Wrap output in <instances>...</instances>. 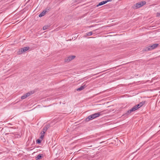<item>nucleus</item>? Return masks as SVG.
Listing matches in <instances>:
<instances>
[{
    "label": "nucleus",
    "instance_id": "f257e3e1",
    "mask_svg": "<svg viewBox=\"0 0 160 160\" xmlns=\"http://www.w3.org/2000/svg\"><path fill=\"white\" fill-rule=\"evenodd\" d=\"M159 46V44L158 43H154L150 45L147 47H146L143 50V51L148 52L153 50Z\"/></svg>",
    "mask_w": 160,
    "mask_h": 160
},
{
    "label": "nucleus",
    "instance_id": "f03ea898",
    "mask_svg": "<svg viewBox=\"0 0 160 160\" xmlns=\"http://www.w3.org/2000/svg\"><path fill=\"white\" fill-rule=\"evenodd\" d=\"M30 48L29 47H24L23 48H21L19 50L18 52V55L22 54L23 52H25L26 51L28 50Z\"/></svg>",
    "mask_w": 160,
    "mask_h": 160
},
{
    "label": "nucleus",
    "instance_id": "7ed1b4c3",
    "mask_svg": "<svg viewBox=\"0 0 160 160\" xmlns=\"http://www.w3.org/2000/svg\"><path fill=\"white\" fill-rule=\"evenodd\" d=\"M146 3V2L145 1L141 2L136 4L135 5V7L137 9L140 8L143 5L145 4Z\"/></svg>",
    "mask_w": 160,
    "mask_h": 160
},
{
    "label": "nucleus",
    "instance_id": "20e7f679",
    "mask_svg": "<svg viewBox=\"0 0 160 160\" xmlns=\"http://www.w3.org/2000/svg\"><path fill=\"white\" fill-rule=\"evenodd\" d=\"M75 57L76 56L75 55H72L69 56L65 58L64 62H69L74 59Z\"/></svg>",
    "mask_w": 160,
    "mask_h": 160
},
{
    "label": "nucleus",
    "instance_id": "39448f33",
    "mask_svg": "<svg viewBox=\"0 0 160 160\" xmlns=\"http://www.w3.org/2000/svg\"><path fill=\"white\" fill-rule=\"evenodd\" d=\"M50 125H46L44 126V127L43 128L42 131L41 132H43V133H45L47 131V130L49 128Z\"/></svg>",
    "mask_w": 160,
    "mask_h": 160
},
{
    "label": "nucleus",
    "instance_id": "423d86ee",
    "mask_svg": "<svg viewBox=\"0 0 160 160\" xmlns=\"http://www.w3.org/2000/svg\"><path fill=\"white\" fill-rule=\"evenodd\" d=\"M111 1L110 0H107L104 1H103L102 2H99V4L97 5V6L98 7L100 6L103 5V4H104L107 3V2H108L109 1Z\"/></svg>",
    "mask_w": 160,
    "mask_h": 160
},
{
    "label": "nucleus",
    "instance_id": "0eeeda50",
    "mask_svg": "<svg viewBox=\"0 0 160 160\" xmlns=\"http://www.w3.org/2000/svg\"><path fill=\"white\" fill-rule=\"evenodd\" d=\"M132 112H133V111L131 108V109L128 110L126 113L123 115L122 116H124L125 117L127 116Z\"/></svg>",
    "mask_w": 160,
    "mask_h": 160
},
{
    "label": "nucleus",
    "instance_id": "6e6552de",
    "mask_svg": "<svg viewBox=\"0 0 160 160\" xmlns=\"http://www.w3.org/2000/svg\"><path fill=\"white\" fill-rule=\"evenodd\" d=\"M94 118L99 117L100 115V112H98L92 115Z\"/></svg>",
    "mask_w": 160,
    "mask_h": 160
},
{
    "label": "nucleus",
    "instance_id": "1a4fd4ad",
    "mask_svg": "<svg viewBox=\"0 0 160 160\" xmlns=\"http://www.w3.org/2000/svg\"><path fill=\"white\" fill-rule=\"evenodd\" d=\"M94 118H93L92 115H91L89 116L85 119V121L87 122H88L90 120H92Z\"/></svg>",
    "mask_w": 160,
    "mask_h": 160
},
{
    "label": "nucleus",
    "instance_id": "9d476101",
    "mask_svg": "<svg viewBox=\"0 0 160 160\" xmlns=\"http://www.w3.org/2000/svg\"><path fill=\"white\" fill-rule=\"evenodd\" d=\"M86 87V86L85 84L81 86L80 88L77 89V91H80L83 89L85 88Z\"/></svg>",
    "mask_w": 160,
    "mask_h": 160
},
{
    "label": "nucleus",
    "instance_id": "9b49d317",
    "mask_svg": "<svg viewBox=\"0 0 160 160\" xmlns=\"http://www.w3.org/2000/svg\"><path fill=\"white\" fill-rule=\"evenodd\" d=\"M46 11L44 10L39 15V17H41L44 16L46 13Z\"/></svg>",
    "mask_w": 160,
    "mask_h": 160
},
{
    "label": "nucleus",
    "instance_id": "f8f14e48",
    "mask_svg": "<svg viewBox=\"0 0 160 160\" xmlns=\"http://www.w3.org/2000/svg\"><path fill=\"white\" fill-rule=\"evenodd\" d=\"M43 157L42 154H39L36 157V159L37 160L40 159L42 158Z\"/></svg>",
    "mask_w": 160,
    "mask_h": 160
},
{
    "label": "nucleus",
    "instance_id": "ddd939ff",
    "mask_svg": "<svg viewBox=\"0 0 160 160\" xmlns=\"http://www.w3.org/2000/svg\"><path fill=\"white\" fill-rule=\"evenodd\" d=\"M44 134L45 133H43V132H41L40 133L41 136L39 138L41 139H43L44 136Z\"/></svg>",
    "mask_w": 160,
    "mask_h": 160
},
{
    "label": "nucleus",
    "instance_id": "4468645a",
    "mask_svg": "<svg viewBox=\"0 0 160 160\" xmlns=\"http://www.w3.org/2000/svg\"><path fill=\"white\" fill-rule=\"evenodd\" d=\"M92 34V31L86 33V35L88 36H91Z\"/></svg>",
    "mask_w": 160,
    "mask_h": 160
},
{
    "label": "nucleus",
    "instance_id": "2eb2a0df",
    "mask_svg": "<svg viewBox=\"0 0 160 160\" xmlns=\"http://www.w3.org/2000/svg\"><path fill=\"white\" fill-rule=\"evenodd\" d=\"M145 102H146V101H143L141 102H140L139 103V104H140V106H141V107L144 104H145Z\"/></svg>",
    "mask_w": 160,
    "mask_h": 160
},
{
    "label": "nucleus",
    "instance_id": "dca6fc26",
    "mask_svg": "<svg viewBox=\"0 0 160 160\" xmlns=\"http://www.w3.org/2000/svg\"><path fill=\"white\" fill-rule=\"evenodd\" d=\"M42 139H40L39 138V139H38L36 141V143L38 144H40L41 143V141Z\"/></svg>",
    "mask_w": 160,
    "mask_h": 160
},
{
    "label": "nucleus",
    "instance_id": "f3484780",
    "mask_svg": "<svg viewBox=\"0 0 160 160\" xmlns=\"http://www.w3.org/2000/svg\"><path fill=\"white\" fill-rule=\"evenodd\" d=\"M32 94V92H31L27 93L25 94H26V95H27V97H28L30 96V95H31Z\"/></svg>",
    "mask_w": 160,
    "mask_h": 160
},
{
    "label": "nucleus",
    "instance_id": "a211bd4d",
    "mask_svg": "<svg viewBox=\"0 0 160 160\" xmlns=\"http://www.w3.org/2000/svg\"><path fill=\"white\" fill-rule=\"evenodd\" d=\"M27 97V95H26L25 94L21 97V98L22 99H24L26 98Z\"/></svg>",
    "mask_w": 160,
    "mask_h": 160
},
{
    "label": "nucleus",
    "instance_id": "6ab92c4d",
    "mask_svg": "<svg viewBox=\"0 0 160 160\" xmlns=\"http://www.w3.org/2000/svg\"><path fill=\"white\" fill-rule=\"evenodd\" d=\"M132 110L133 111V112L137 110V108L135 106H134L133 108H132Z\"/></svg>",
    "mask_w": 160,
    "mask_h": 160
},
{
    "label": "nucleus",
    "instance_id": "aec40b11",
    "mask_svg": "<svg viewBox=\"0 0 160 160\" xmlns=\"http://www.w3.org/2000/svg\"><path fill=\"white\" fill-rule=\"evenodd\" d=\"M137 108V109H138V108H140L141 107L140 106V105L139 104H137L135 106Z\"/></svg>",
    "mask_w": 160,
    "mask_h": 160
},
{
    "label": "nucleus",
    "instance_id": "412c9836",
    "mask_svg": "<svg viewBox=\"0 0 160 160\" xmlns=\"http://www.w3.org/2000/svg\"><path fill=\"white\" fill-rule=\"evenodd\" d=\"M48 28V26H44L43 28V29L44 30H45L47 29Z\"/></svg>",
    "mask_w": 160,
    "mask_h": 160
},
{
    "label": "nucleus",
    "instance_id": "4be33fe9",
    "mask_svg": "<svg viewBox=\"0 0 160 160\" xmlns=\"http://www.w3.org/2000/svg\"><path fill=\"white\" fill-rule=\"evenodd\" d=\"M8 124L10 125H12V124L11 123H8Z\"/></svg>",
    "mask_w": 160,
    "mask_h": 160
},
{
    "label": "nucleus",
    "instance_id": "5701e85b",
    "mask_svg": "<svg viewBox=\"0 0 160 160\" xmlns=\"http://www.w3.org/2000/svg\"><path fill=\"white\" fill-rule=\"evenodd\" d=\"M97 74H98V73H97V74H94V75H97Z\"/></svg>",
    "mask_w": 160,
    "mask_h": 160
}]
</instances>
